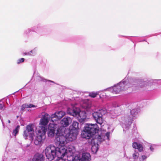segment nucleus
Instances as JSON below:
<instances>
[{
	"mask_svg": "<svg viewBox=\"0 0 161 161\" xmlns=\"http://www.w3.org/2000/svg\"><path fill=\"white\" fill-rule=\"evenodd\" d=\"M68 151V148L64 149L62 147H57L54 145H50L46 148L44 153L47 159L52 160L56 157H60L64 155L67 156Z\"/></svg>",
	"mask_w": 161,
	"mask_h": 161,
	"instance_id": "nucleus-1",
	"label": "nucleus"
},
{
	"mask_svg": "<svg viewBox=\"0 0 161 161\" xmlns=\"http://www.w3.org/2000/svg\"><path fill=\"white\" fill-rule=\"evenodd\" d=\"M137 81L134 79H129L128 78L126 77L116 85L105 89L104 90V91H108L112 93H117L130 87L133 86L134 85L136 84Z\"/></svg>",
	"mask_w": 161,
	"mask_h": 161,
	"instance_id": "nucleus-2",
	"label": "nucleus"
},
{
	"mask_svg": "<svg viewBox=\"0 0 161 161\" xmlns=\"http://www.w3.org/2000/svg\"><path fill=\"white\" fill-rule=\"evenodd\" d=\"M68 159L70 161H91V157L88 153H83L80 156L77 155L75 147L69 146L68 147Z\"/></svg>",
	"mask_w": 161,
	"mask_h": 161,
	"instance_id": "nucleus-3",
	"label": "nucleus"
},
{
	"mask_svg": "<svg viewBox=\"0 0 161 161\" xmlns=\"http://www.w3.org/2000/svg\"><path fill=\"white\" fill-rule=\"evenodd\" d=\"M65 114V113L62 111L56 112L51 116L47 114H46L40 120V123L41 125L45 126L47 125L50 120L52 123H54V121L61 119Z\"/></svg>",
	"mask_w": 161,
	"mask_h": 161,
	"instance_id": "nucleus-4",
	"label": "nucleus"
},
{
	"mask_svg": "<svg viewBox=\"0 0 161 161\" xmlns=\"http://www.w3.org/2000/svg\"><path fill=\"white\" fill-rule=\"evenodd\" d=\"M98 130V127L97 124H86L82 132V136L84 138L89 139L97 133Z\"/></svg>",
	"mask_w": 161,
	"mask_h": 161,
	"instance_id": "nucleus-5",
	"label": "nucleus"
},
{
	"mask_svg": "<svg viewBox=\"0 0 161 161\" xmlns=\"http://www.w3.org/2000/svg\"><path fill=\"white\" fill-rule=\"evenodd\" d=\"M72 108H68L67 113L73 116H76L80 122H84L86 118L85 112L84 111H80L79 108L75 106L72 105Z\"/></svg>",
	"mask_w": 161,
	"mask_h": 161,
	"instance_id": "nucleus-6",
	"label": "nucleus"
},
{
	"mask_svg": "<svg viewBox=\"0 0 161 161\" xmlns=\"http://www.w3.org/2000/svg\"><path fill=\"white\" fill-rule=\"evenodd\" d=\"M46 130L47 128L44 126H40L36 128V136L34 140V142L36 145H40L43 143L46 138Z\"/></svg>",
	"mask_w": 161,
	"mask_h": 161,
	"instance_id": "nucleus-7",
	"label": "nucleus"
},
{
	"mask_svg": "<svg viewBox=\"0 0 161 161\" xmlns=\"http://www.w3.org/2000/svg\"><path fill=\"white\" fill-rule=\"evenodd\" d=\"M66 133L65 132L60 131L59 129L57 130L55 140V144L58 146L57 147L61 148L62 147L64 149H66L64 146L67 142L66 138L64 136Z\"/></svg>",
	"mask_w": 161,
	"mask_h": 161,
	"instance_id": "nucleus-8",
	"label": "nucleus"
},
{
	"mask_svg": "<svg viewBox=\"0 0 161 161\" xmlns=\"http://www.w3.org/2000/svg\"><path fill=\"white\" fill-rule=\"evenodd\" d=\"M138 111L137 109H133L130 111V115L125 117V122L122 125L124 131L130 128L132 121L136 118Z\"/></svg>",
	"mask_w": 161,
	"mask_h": 161,
	"instance_id": "nucleus-9",
	"label": "nucleus"
},
{
	"mask_svg": "<svg viewBox=\"0 0 161 161\" xmlns=\"http://www.w3.org/2000/svg\"><path fill=\"white\" fill-rule=\"evenodd\" d=\"M106 113V111L103 109L96 111L92 113V116L95 120L99 124L101 125L103 122V115Z\"/></svg>",
	"mask_w": 161,
	"mask_h": 161,
	"instance_id": "nucleus-10",
	"label": "nucleus"
},
{
	"mask_svg": "<svg viewBox=\"0 0 161 161\" xmlns=\"http://www.w3.org/2000/svg\"><path fill=\"white\" fill-rule=\"evenodd\" d=\"M34 125L30 124L26 126V130L24 131L23 136L25 139H27L28 137L32 140L34 135Z\"/></svg>",
	"mask_w": 161,
	"mask_h": 161,
	"instance_id": "nucleus-11",
	"label": "nucleus"
},
{
	"mask_svg": "<svg viewBox=\"0 0 161 161\" xmlns=\"http://www.w3.org/2000/svg\"><path fill=\"white\" fill-rule=\"evenodd\" d=\"M71 121V119L69 117H67L64 118L60 122L61 124L63 127L61 128V129H59L60 131L66 132H67L68 130H66V128H65V127L68 126L69 125V122Z\"/></svg>",
	"mask_w": 161,
	"mask_h": 161,
	"instance_id": "nucleus-12",
	"label": "nucleus"
},
{
	"mask_svg": "<svg viewBox=\"0 0 161 161\" xmlns=\"http://www.w3.org/2000/svg\"><path fill=\"white\" fill-rule=\"evenodd\" d=\"M68 133H67L65 136L66 138V141H72L76 139L78 133L77 132L76 130L73 131L72 130H69Z\"/></svg>",
	"mask_w": 161,
	"mask_h": 161,
	"instance_id": "nucleus-13",
	"label": "nucleus"
},
{
	"mask_svg": "<svg viewBox=\"0 0 161 161\" xmlns=\"http://www.w3.org/2000/svg\"><path fill=\"white\" fill-rule=\"evenodd\" d=\"M56 125L55 123H49L48 126V131L47 134L48 137H52L55 135Z\"/></svg>",
	"mask_w": 161,
	"mask_h": 161,
	"instance_id": "nucleus-14",
	"label": "nucleus"
},
{
	"mask_svg": "<svg viewBox=\"0 0 161 161\" xmlns=\"http://www.w3.org/2000/svg\"><path fill=\"white\" fill-rule=\"evenodd\" d=\"M44 157L42 154L37 153L33 156L32 161H44Z\"/></svg>",
	"mask_w": 161,
	"mask_h": 161,
	"instance_id": "nucleus-15",
	"label": "nucleus"
},
{
	"mask_svg": "<svg viewBox=\"0 0 161 161\" xmlns=\"http://www.w3.org/2000/svg\"><path fill=\"white\" fill-rule=\"evenodd\" d=\"M81 107L85 109H88L91 107L90 102L87 99H85L80 103Z\"/></svg>",
	"mask_w": 161,
	"mask_h": 161,
	"instance_id": "nucleus-16",
	"label": "nucleus"
},
{
	"mask_svg": "<svg viewBox=\"0 0 161 161\" xmlns=\"http://www.w3.org/2000/svg\"><path fill=\"white\" fill-rule=\"evenodd\" d=\"M132 147L134 148L138 149L140 152L142 151L143 150V147L142 145L136 142L133 143Z\"/></svg>",
	"mask_w": 161,
	"mask_h": 161,
	"instance_id": "nucleus-17",
	"label": "nucleus"
},
{
	"mask_svg": "<svg viewBox=\"0 0 161 161\" xmlns=\"http://www.w3.org/2000/svg\"><path fill=\"white\" fill-rule=\"evenodd\" d=\"M79 123L76 121H73L72 124V128L71 129L73 131L76 130L77 132L78 133Z\"/></svg>",
	"mask_w": 161,
	"mask_h": 161,
	"instance_id": "nucleus-18",
	"label": "nucleus"
},
{
	"mask_svg": "<svg viewBox=\"0 0 161 161\" xmlns=\"http://www.w3.org/2000/svg\"><path fill=\"white\" fill-rule=\"evenodd\" d=\"M36 106L32 104H23L21 107V110H23L25 108H35L36 107Z\"/></svg>",
	"mask_w": 161,
	"mask_h": 161,
	"instance_id": "nucleus-19",
	"label": "nucleus"
},
{
	"mask_svg": "<svg viewBox=\"0 0 161 161\" xmlns=\"http://www.w3.org/2000/svg\"><path fill=\"white\" fill-rule=\"evenodd\" d=\"M104 91V90L103 91H99L97 92H91L89 93V96L93 98L96 97L97 95H98L101 92Z\"/></svg>",
	"mask_w": 161,
	"mask_h": 161,
	"instance_id": "nucleus-20",
	"label": "nucleus"
},
{
	"mask_svg": "<svg viewBox=\"0 0 161 161\" xmlns=\"http://www.w3.org/2000/svg\"><path fill=\"white\" fill-rule=\"evenodd\" d=\"M58 158V159L57 161H70L68 159V157L66 155H64L62 157Z\"/></svg>",
	"mask_w": 161,
	"mask_h": 161,
	"instance_id": "nucleus-21",
	"label": "nucleus"
},
{
	"mask_svg": "<svg viewBox=\"0 0 161 161\" xmlns=\"http://www.w3.org/2000/svg\"><path fill=\"white\" fill-rule=\"evenodd\" d=\"M108 113L109 114L110 116L112 118H115L117 115V114H116L115 112L113 110H108Z\"/></svg>",
	"mask_w": 161,
	"mask_h": 161,
	"instance_id": "nucleus-22",
	"label": "nucleus"
},
{
	"mask_svg": "<svg viewBox=\"0 0 161 161\" xmlns=\"http://www.w3.org/2000/svg\"><path fill=\"white\" fill-rule=\"evenodd\" d=\"M91 149L92 152L94 153H96L98 151V145H94L92 146Z\"/></svg>",
	"mask_w": 161,
	"mask_h": 161,
	"instance_id": "nucleus-23",
	"label": "nucleus"
},
{
	"mask_svg": "<svg viewBox=\"0 0 161 161\" xmlns=\"http://www.w3.org/2000/svg\"><path fill=\"white\" fill-rule=\"evenodd\" d=\"M37 80L39 81H42L44 82H46L47 81H50L52 82H53V81L49 80H47L40 76H38L37 77Z\"/></svg>",
	"mask_w": 161,
	"mask_h": 161,
	"instance_id": "nucleus-24",
	"label": "nucleus"
},
{
	"mask_svg": "<svg viewBox=\"0 0 161 161\" xmlns=\"http://www.w3.org/2000/svg\"><path fill=\"white\" fill-rule=\"evenodd\" d=\"M19 128L20 126L18 125L17 126L15 129L13 131V135L16 136V135L18 133Z\"/></svg>",
	"mask_w": 161,
	"mask_h": 161,
	"instance_id": "nucleus-25",
	"label": "nucleus"
},
{
	"mask_svg": "<svg viewBox=\"0 0 161 161\" xmlns=\"http://www.w3.org/2000/svg\"><path fill=\"white\" fill-rule=\"evenodd\" d=\"M139 156V153L138 152L135 151L134 153L132 154V157L135 160H136L137 159Z\"/></svg>",
	"mask_w": 161,
	"mask_h": 161,
	"instance_id": "nucleus-26",
	"label": "nucleus"
},
{
	"mask_svg": "<svg viewBox=\"0 0 161 161\" xmlns=\"http://www.w3.org/2000/svg\"><path fill=\"white\" fill-rule=\"evenodd\" d=\"M5 106L4 104L0 103V113L4 110L5 109ZM0 118L2 120L1 116L0 115Z\"/></svg>",
	"mask_w": 161,
	"mask_h": 161,
	"instance_id": "nucleus-27",
	"label": "nucleus"
},
{
	"mask_svg": "<svg viewBox=\"0 0 161 161\" xmlns=\"http://www.w3.org/2000/svg\"><path fill=\"white\" fill-rule=\"evenodd\" d=\"M29 54H30L31 56H34L36 54V48L31 51L29 52Z\"/></svg>",
	"mask_w": 161,
	"mask_h": 161,
	"instance_id": "nucleus-28",
	"label": "nucleus"
},
{
	"mask_svg": "<svg viewBox=\"0 0 161 161\" xmlns=\"http://www.w3.org/2000/svg\"><path fill=\"white\" fill-rule=\"evenodd\" d=\"M148 146L151 151L153 152L154 151V149L155 147V145L154 144H150Z\"/></svg>",
	"mask_w": 161,
	"mask_h": 161,
	"instance_id": "nucleus-29",
	"label": "nucleus"
},
{
	"mask_svg": "<svg viewBox=\"0 0 161 161\" xmlns=\"http://www.w3.org/2000/svg\"><path fill=\"white\" fill-rule=\"evenodd\" d=\"M25 59L23 58L19 59L17 61V64H19L21 63H23Z\"/></svg>",
	"mask_w": 161,
	"mask_h": 161,
	"instance_id": "nucleus-30",
	"label": "nucleus"
},
{
	"mask_svg": "<svg viewBox=\"0 0 161 161\" xmlns=\"http://www.w3.org/2000/svg\"><path fill=\"white\" fill-rule=\"evenodd\" d=\"M147 158V156L144 155H142L141 158H140L139 159L140 161H143L144 160L146 159Z\"/></svg>",
	"mask_w": 161,
	"mask_h": 161,
	"instance_id": "nucleus-31",
	"label": "nucleus"
},
{
	"mask_svg": "<svg viewBox=\"0 0 161 161\" xmlns=\"http://www.w3.org/2000/svg\"><path fill=\"white\" fill-rule=\"evenodd\" d=\"M112 106L116 108L117 107H118L119 106L118 103L116 102H114L112 103Z\"/></svg>",
	"mask_w": 161,
	"mask_h": 161,
	"instance_id": "nucleus-32",
	"label": "nucleus"
},
{
	"mask_svg": "<svg viewBox=\"0 0 161 161\" xmlns=\"http://www.w3.org/2000/svg\"><path fill=\"white\" fill-rule=\"evenodd\" d=\"M110 132H107L106 134V137H107V139L108 140H109V136H110Z\"/></svg>",
	"mask_w": 161,
	"mask_h": 161,
	"instance_id": "nucleus-33",
	"label": "nucleus"
},
{
	"mask_svg": "<svg viewBox=\"0 0 161 161\" xmlns=\"http://www.w3.org/2000/svg\"><path fill=\"white\" fill-rule=\"evenodd\" d=\"M98 140L100 142H102L104 140L102 138V136H98Z\"/></svg>",
	"mask_w": 161,
	"mask_h": 161,
	"instance_id": "nucleus-34",
	"label": "nucleus"
},
{
	"mask_svg": "<svg viewBox=\"0 0 161 161\" xmlns=\"http://www.w3.org/2000/svg\"><path fill=\"white\" fill-rule=\"evenodd\" d=\"M105 94L104 93H103V94H100V97L101 98H104L105 97L104 96Z\"/></svg>",
	"mask_w": 161,
	"mask_h": 161,
	"instance_id": "nucleus-35",
	"label": "nucleus"
},
{
	"mask_svg": "<svg viewBox=\"0 0 161 161\" xmlns=\"http://www.w3.org/2000/svg\"><path fill=\"white\" fill-rule=\"evenodd\" d=\"M29 52H25L24 53V55H31L30 54H28Z\"/></svg>",
	"mask_w": 161,
	"mask_h": 161,
	"instance_id": "nucleus-36",
	"label": "nucleus"
},
{
	"mask_svg": "<svg viewBox=\"0 0 161 161\" xmlns=\"http://www.w3.org/2000/svg\"><path fill=\"white\" fill-rule=\"evenodd\" d=\"M147 83V82L146 81H144V83H143L144 84V85H145L146 83Z\"/></svg>",
	"mask_w": 161,
	"mask_h": 161,
	"instance_id": "nucleus-37",
	"label": "nucleus"
},
{
	"mask_svg": "<svg viewBox=\"0 0 161 161\" xmlns=\"http://www.w3.org/2000/svg\"><path fill=\"white\" fill-rule=\"evenodd\" d=\"M8 122L9 123H10V120H8Z\"/></svg>",
	"mask_w": 161,
	"mask_h": 161,
	"instance_id": "nucleus-38",
	"label": "nucleus"
},
{
	"mask_svg": "<svg viewBox=\"0 0 161 161\" xmlns=\"http://www.w3.org/2000/svg\"><path fill=\"white\" fill-rule=\"evenodd\" d=\"M127 159H129L130 158H129V157H127Z\"/></svg>",
	"mask_w": 161,
	"mask_h": 161,
	"instance_id": "nucleus-39",
	"label": "nucleus"
},
{
	"mask_svg": "<svg viewBox=\"0 0 161 161\" xmlns=\"http://www.w3.org/2000/svg\"><path fill=\"white\" fill-rule=\"evenodd\" d=\"M140 86L141 87H143L144 86H142V85H140Z\"/></svg>",
	"mask_w": 161,
	"mask_h": 161,
	"instance_id": "nucleus-40",
	"label": "nucleus"
},
{
	"mask_svg": "<svg viewBox=\"0 0 161 161\" xmlns=\"http://www.w3.org/2000/svg\"><path fill=\"white\" fill-rule=\"evenodd\" d=\"M28 32H29L30 31V30L29 29L28 30Z\"/></svg>",
	"mask_w": 161,
	"mask_h": 161,
	"instance_id": "nucleus-41",
	"label": "nucleus"
},
{
	"mask_svg": "<svg viewBox=\"0 0 161 161\" xmlns=\"http://www.w3.org/2000/svg\"><path fill=\"white\" fill-rule=\"evenodd\" d=\"M157 80V81H160V80Z\"/></svg>",
	"mask_w": 161,
	"mask_h": 161,
	"instance_id": "nucleus-42",
	"label": "nucleus"
}]
</instances>
